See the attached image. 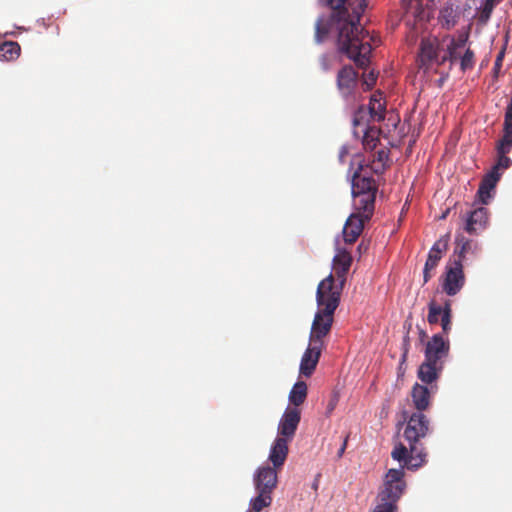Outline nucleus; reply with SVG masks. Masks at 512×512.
Segmentation results:
<instances>
[{
    "instance_id": "f257e3e1",
    "label": "nucleus",
    "mask_w": 512,
    "mask_h": 512,
    "mask_svg": "<svg viewBox=\"0 0 512 512\" xmlns=\"http://www.w3.org/2000/svg\"><path fill=\"white\" fill-rule=\"evenodd\" d=\"M429 429L430 421L426 415L421 412L412 413L403 432L409 447L398 442L391 452V457L403 463V467L408 470H417L423 466L426 463L427 453L419 442L427 436Z\"/></svg>"
},
{
    "instance_id": "f03ea898",
    "label": "nucleus",
    "mask_w": 512,
    "mask_h": 512,
    "mask_svg": "<svg viewBox=\"0 0 512 512\" xmlns=\"http://www.w3.org/2000/svg\"><path fill=\"white\" fill-rule=\"evenodd\" d=\"M343 287V284L336 282L333 274L323 279L316 291L317 310L334 314L340 304Z\"/></svg>"
},
{
    "instance_id": "7ed1b4c3",
    "label": "nucleus",
    "mask_w": 512,
    "mask_h": 512,
    "mask_svg": "<svg viewBox=\"0 0 512 512\" xmlns=\"http://www.w3.org/2000/svg\"><path fill=\"white\" fill-rule=\"evenodd\" d=\"M400 464L401 467L399 469H389L385 474L383 487L378 493L377 501H386L397 505L406 489V482L404 480L405 467H403V463Z\"/></svg>"
},
{
    "instance_id": "20e7f679",
    "label": "nucleus",
    "mask_w": 512,
    "mask_h": 512,
    "mask_svg": "<svg viewBox=\"0 0 512 512\" xmlns=\"http://www.w3.org/2000/svg\"><path fill=\"white\" fill-rule=\"evenodd\" d=\"M465 284V275L463 264L459 260H450L445 267V273L442 277V290L448 296H454L463 288Z\"/></svg>"
},
{
    "instance_id": "39448f33",
    "label": "nucleus",
    "mask_w": 512,
    "mask_h": 512,
    "mask_svg": "<svg viewBox=\"0 0 512 512\" xmlns=\"http://www.w3.org/2000/svg\"><path fill=\"white\" fill-rule=\"evenodd\" d=\"M359 83V74L351 65H344L336 75V87L342 98H355Z\"/></svg>"
},
{
    "instance_id": "423d86ee",
    "label": "nucleus",
    "mask_w": 512,
    "mask_h": 512,
    "mask_svg": "<svg viewBox=\"0 0 512 512\" xmlns=\"http://www.w3.org/2000/svg\"><path fill=\"white\" fill-rule=\"evenodd\" d=\"M334 322V314L317 310L315 313L309 341L324 347L323 339L330 333Z\"/></svg>"
},
{
    "instance_id": "0eeeda50",
    "label": "nucleus",
    "mask_w": 512,
    "mask_h": 512,
    "mask_svg": "<svg viewBox=\"0 0 512 512\" xmlns=\"http://www.w3.org/2000/svg\"><path fill=\"white\" fill-rule=\"evenodd\" d=\"M301 420V411L295 407H288L284 411L279 424L277 437L292 441Z\"/></svg>"
},
{
    "instance_id": "6e6552de",
    "label": "nucleus",
    "mask_w": 512,
    "mask_h": 512,
    "mask_svg": "<svg viewBox=\"0 0 512 512\" xmlns=\"http://www.w3.org/2000/svg\"><path fill=\"white\" fill-rule=\"evenodd\" d=\"M449 341H445L440 334H435L431 340L427 342L425 349V359L437 364L442 363L449 354Z\"/></svg>"
},
{
    "instance_id": "1a4fd4ad",
    "label": "nucleus",
    "mask_w": 512,
    "mask_h": 512,
    "mask_svg": "<svg viewBox=\"0 0 512 512\" xmlns=\"http://www.w3.org/2000/svg\"><path fill=\"white\" fill-rule=\"evenodd\" d=\"M277 470L270 466L259 467L254 476L256 491H266L272 494L278 483Z\"/></svg>"
},
{
    "instance_id": "9d476101",
    "label": "nucleus",
    "mask_w": 512,
    "mask_h": 512,
    "mask_svg": "<svg viewBox=\"0 0 512 512\" xmlns=\"http://www.w3.org/2000/svg\"><path fill=\"white\" fill-rule=\"evenodd\" d=\"M323 346L318 344L309 343L305 350L300 363V374L305 377H310L316 369L319 362Z\"/></svg>"
},
{
    "instance_id": "9b49d317",
    "label": "nucleus",
    "mask_w": 512,
    "mask_h": 512,
    "mask_svg": "<svg viewBox=\"0 0 512 512\" xmlns=\"http://www.w3.org/2000/svg\"><path fill=\"white\" fill-rule=\"evenodd\" d=\"M363 165L359 164L358 169L354 172L352 176V195L353 197H357V195L365 194V193H377V186L375 180L372 176H367L362 174Z\"/></svg>"
},
{
    "instance_id": "f8f14e48",
    "label": "nucleus",
    "mask_w": 512,
    "mask_h": 512,
    "mask_svg": "<svg viewBox=\"0 0 512 512\" xmlns=\"http://www.w3.org/2000/svg\"><path fill=\"white\" fill-rule=\"evenodd\" d=\"M368 220L361 216V213H352L343 227L344 241L348 244L354 243L362 233L364 224Z\"/></svg>"
},
{
    "instance_id": "ddd939ff",
    "label": "nucleus",
    "mask_w": 512,
    "mask_h": 512,
    "mask_svg": "<svg viewBox=\"0 0 512 512\" xmlns=\"http://www.w3.org/2000/svg\"><path fill=\"white\" fill-rule=\"evenodd\" d=\"M291 441L290 440H287V439H284V438H280V437H276L271 448H270V452H269V461L272 463L273 467L274 468H277V469H280L286 459H287V456H288V452H289V443Z\"/></svg>"
},
{
    "instance_id": "4468645a",
    "label": "nucleus",
    "mask_w": 512,
    "mask_h": 512,
    "mask_svg": "<svg viewBox=\"0 0 512 512\" xmlns=\"http://www.w3.org/2000/svg\"><path fill=\"white\" fill-rule=\"evenodd\" d=\"M352 264V256L346 250H339L333 258V270L335 280L341 284H345L346 275Z\"/></svg>"
},
{
    "instance_id": "2eb2a0df",
    "label": "nucleus",
    "mask_w": 512,
    "mask_h": 512,
    "mask_svg": "<svg viewBox=\"0 0 512 512\" xmlns=\"http://www.w3.org/2000/svg\"><path fill=\"white\" fill-rule=\"evenodd\" d=\"M487 223L488 210L484 207H479L469 213L465 230L470 234H477L486 228Z\"/></svg>"
},
{
    "instance_id": "dca6fc26",
    "label": "nucleus",
    "mask_w": 512,
    "mask_h": 512,
    "mask_svg": "<svg viewBox=\"0 0 512 512\" xmlns=\"http://www.w3.org/2000/svg\"><path fill=\"white\" fill-rule=\"evenodd\" d=\"M450 235L446 234L440 237L431 247L427 260L425 262L427 269H435L438 266L439 261L441 260L443 254L448 249Z\"/></svg>"
},
{
    "instance_id": "f3484780",
    "label": "nucleus",
    "mask_w": 512,
    "mask_h": 512,
    "mask_svg": "<svg viewBox=\"0 0 512 512\" xmlns=\"http://www.w3.org/2000/svg\"><path fill=\"white\" fill-rule=\"evenodd\" d=\"M479 252L478 244L463 236L456 238V247L451 260H459L461 264L466 260L468 254L476 256Z\"/></svg>"
},
{
    "instance_id": "a211bd4d",
    "label": "nucleus",
    "mask_w": 512,
    "mask_h": 512,
    "mask_svg": "<svg viewBox=\"0 0 512 512\" xmlns=\"http://www.w3.org/2000/svg\"><path fill=\"white\" fill-rule=\"evenodd\" d=\"M437 47L431 40L423 39L420 44L418 62L420 68L428 69L432 63L437 61Z\"/></svg>"
},
{
    "instance_id": "6ab92c4d",
    "label": "nucleus",
    "mask_w": 512,
    "mask_h": 512,
    "mask_svg": "<svg viewBox=\"0 0 512 512\" xmlns=\"http://www.w3.org/2000/svg\"><path fill=\"white\" fill-rule=\"evenodd\" d=\"M376 193H365L354 197L355 213H361V216L370 219L375 204Z\"/></svg>"
},
{
    "instance_id": "aec40b11",
    "label": "nucleus",
    "mask_w": 512,
    "mask_h": 512,
    "mask_svg": "<svg viewBox=\"0 0 512 512\" xmlns=\"http://www.w3.org/2000/svg\"><path fill=\"white\" fill-rule=\"evenodd\" d=\"M499 179L500 174L496 171H491L482 179L477 194L483 204L488 203L491 198V191L495 188Z\"/></svg>"
},
{
    "instance_id": "412c9836",
    "label": "nucleus",
    "mask_w": 512,
    "mask_h": 512,
    "mask_svg": "<svg viewBox=\"0 0 512 512\" xmlns=\"http://www.w3.org/2000/svg\"><path fill=\"white\" fill-rule=\"evenodd\" d=\"M386 111V102L381 91H376L371 95L369 101L370 117L377 122L384 120Z\"/></svg>"
},
{
    "instance_id": "4be33fe9",
    "label": "nucleus",
    "mask_w": 512,
    "mask_h": 512,
    "mask_svg": "<svg viewBox=\"0 0 512 512\" xmlns=\"http://www.w3.org/2000/svg\"><path fill=\"white\" fill-rule=\"evenodd\" d=\"M411 397L417 412H423L430 405V391L426 386L416 383L411 391Z\"/></svg>"
},
{
    "instance_id": "5701e85b",
    "label": "nucleus",
    "mask_w": 512,
    "mask_h": 512,
    "mask_svg": "<svg viewBox=\"0 0 512 512\" xmlns=\"http://www.w3.org/2000/svg\"><path fill=\"white\" fill-rule=\"evenodd\" d=\"M442 368V363L437 364L425 359V361L419 367L418 377L422 382L430 384L438 378V373L442 370Z\"/></svg>"
},
{
    "instance_id": "b1692460",
    "label": "nucleus",
    "mask_w": 512,
    "mask_h": 512,
    "mask_svg": "<svg viewBox=\"0 0 512 512\" xmlns=\"http://www.w3.org/2000/svg\"><path fill=\"white\" fill-rule=\"evenodd\" d=\"M308 393V387L307 384L304 381H297L290 393H289V401L290 403L297 408L298 406L302 405L306 398Z\"/></svg>"
},
{
    "instance_id": "393cba45",
    "label": "nucleus",
    "mask_w": 512,
    "mask_h": 512,
    "mask_svg": "<svg viewBox=\"0 0 512 512\" xmlns=\"http://www.w3.org/2000/svg\"><path fill=\"white\" fill-rule=\"evenodd\" d=\"M388 161L389 151L387 149H380L373 154L369 167L373 173L382 174L388 166Z\"/></svg>"
},
{
    "instance_id": "a878e982",
    "label": "nucleus",
    "mask_w": 512,
    "mask_h": 512,
    "mask_svg": "<svg viewBox=\"0 0 512 512\" xmlns=\"http://www.w3.org/2000/svg\"><path fill=\"white\" fill-rule=\"evenodd\" d=\"M21 53V47L17 42L7 41L0 45V59L4 61L16 60Z\"/></svg>"
},
{
    "instance_id": "bb28decb",
    "label": "nucleus",
    "mask_w": 512,
    "mask_h": 512,
    "mask_svg": "<svg viewBox=\"0 0 512 512\" xmlns=\"http://www.w3.org/2000/svg\"><path fill=\"white\" fill-rule=\"evenodd\" d=\"M258 495L251 499L250 506L254 512H261L272 503V494L266 491H257Z\"/></svg>"
},
{
    "instance_id": "cd10ccee",
    "label": "nucleus",
    "mask_w": 512,
    "mask_h": 512,
    "mask_svg": "<svg viewBox=\"0 0 512 512\" xmlns=\"http://www.w3.org/2000/svg\"><path fill=\"white\" fill-rule=\"evenodd\" d=\"M363 132H364V135H363L362 143H363L365 150L373 151L379 142V138H378L379 130L376 127H366L363 129Z\"/></svg>"
},
{
    "instance_id": "c85d7f7f",
    "label": "nucleus",
    "mask_w": 512,
    "mask_h": 512,
    "mask_svg": "<svg viewBox=\"0 0 512 512\" xmlns=\"http://www.w3.org/2000/svg\"><path fill=\"white\" fill-rule=\"evenodd\" d=\"M442 24L450 29L457 23V13L452 6L444 7L440 12Z\"/></svg>"
},
{
    "instance_id": "c756f323",
    "label": "nucleus",
    "mask_w": 512,
    "mask_h": 512,
    "mask_svg": "<svg viewBox=\"0 0 512 512\" xmlns=\"http://www.w3.org/2000/svg\"><path fill=\"white\" fill-rule=\"evenodd\" d=\"M330 31V24L324 19L319 18L315 24V40L317 43H322L328 36Z\"/></svg>"
},
{
    "instance_id": "7c9ffc66",
    "label": "nucleus",
    "mask_w": 512,
    "mask_h": 512,
    "mask_svg": "<svg viewBox=\"0 0 512 512\" xmlns=\"http://www.w3.org/2000/svg\"><path fill=\"white\" fill-rule=\"evenodd\" d=\"M441 326L444 334H448L450 332L452 326V310L450 301H447L443 307Z\"/></svg>"
},
{
    "instance_id": "2f4dec72",
    "label": "nucleus",
    "mask_w": 512,
    "mask_h": 512,
    "mask_svg": "<svg viewBox=\"0 0 512 512\" xmlns=\"http://www.w3.org/2000/svg\"><path fill=\"white\" fill-rule=\"evenodd\" d=\"M429 312L427 316V320L429 324H437L439 322V318L442 317L443 307L435 303V301H431L428 305Z\"/></svg>"
},
{
    "instance_id": "473e14b6",
    "label": "nucleus",
    "mask_w": 512,
    "mask_h": 512,
    "mask_svg": "<svg viewBox=\"0 0 512 512\" xmlns=\"http://www.w3.org/2000/svg\"><path fill=\"white\" fill-rule=\"evenodd\" d=\"M378 78V73L374 70L369 71L368 73H363L361 78V84L363 86L364 91H369L376 84Z\"/></svg>"
},
{
    "instance_id": "72a5a7b5",
    "label": "nucleus",
    "mask_w": 512,
    "mask_h": 512,
    "mask_svg": "<svg viewBox=\"0 0 512 512\" xmlns=\"http://www.w3.org/2000/svg\"><path fill=\"white\" fill-rule=\"evenodd\" d=\"M475 55L474 52L468 48L464 55L460 58V68L463 72L466 70L472 69L475 64Z\"/></svg>"
},
{
    "instance_id": "f704fd0d",
    "label": "nucleus",
    "mask_w": 512,
    "mask_h": 512,
    "mask_svg": "<svg viewBox=\"0 0 512 512\" xmlns=\"http://www.w3.org/2000/svg\"><path fill=\"white\" fill-rule=\"evenodd\" d=\"M512 149V135L503 134L497 144V154L509 153Z\"/></svg>"
},
{
    "instance_id": "c9c22d12",
    "label": "nucleus",
    "mask_w": 512,
    "mask_h": 512,
    "mask_svg": "<svg viewBox=\"0 0 512 512\" xmlns=\"http://www.w3.org/2000/svg\"><path fill=\"white\" fill-rule=\"evenodd\" d=\"M334 63V56L329 54H322L319 57V66L323 72H328L332 69Z\"/></svg>"
},
{
    "instance_id": "e433bc0d",
    "label": "nucleus",
    "mask_w": 512,
    "mask_h": 512,
    "mask_svg": "<svg viewBox=\"0 0 512 512\" xmlns=\"http://www.w3.org/2000/svg\"><path fill=\"white\" fill-rule=\"evenodd\" d=\"M397 505L386 501H377L375 508L371 512H396Z\"/></svg>"
},
{
    "instance_id": "4c0bfd02",
    "label": "nucleus",
    "mask_w": 512,
    "mask_h": 512,
    "mask_svg": "<svg viewBox=\"0 0 512 512\" xmlns=\"http://www.w3.org/2000/svg\"><path fill=\"white\" fill-rule=\"evenodd\" d=\"M508 153L497 154L498 160L492 171L498 172L499 169H507L511 165V159L507 156Z\"/></svg>"
},
{
    "instance_id": "58836bf2",
    "label": "nucleus",
    "mask_w": 512,
    "mask_h": 512,
    "mask_svg": "<svg viewBox=\"0 0 512 512\" xmlns=\"http://www.w3.org/2000/svg\"><path fill=\"white\" fill-rule=\"evenodd\" d=\"M468 37H469L468 33H464V34L459 35L457 39L452 38L449 43V46L458 50L466 45V43L468 41Z\"/></svg>"
},
{
    "instance_id": "ea45409f",
    "label": "nucleus",
    "mask_w": 512,
    "mask_h": 512,
    "mask_svg": "<svg viewBox=\"0 0 512 512\" xmlns=\"http://www.w3.org/2000/svg\"><path fill=\"white\" fill-rule=\"evenodd\" d=\"M504 56H505V48H503L497 55L496 57V60L494 62V67H493V73H494V76L497 77L498 76V73L502 67V63H503V59H504Z\"/></svg>"
},
{
    "instance_id": "a19ab883",
    "label": "nucleus",
    "mask_w": 512,
    "mask_h": 512,
    "mask_svg": "<svg viewBox=\"0 0 512 512\" xmlns=\"http://www.w3.org/2000/svg\"><path fill=\"white\" fill-rule=\"evenodd\" d=\"M503 131L512 135V110L506 109Z\"/></svg>"
},
{
    "instance_id": "79ce46f5",
    "label": "nucleus",
    "mask_w": 512,
    "mask_h": 512,
    "mask_svg": "<svg viewBox=\"0 0 512 512\" xmlns=\"http://www.w3.org/2000/svg\"><path fill=\"white\" fill-rule=\"evenodd\" d=\"M450 60V62H455L458 59V52L453 47L449 46L447 47V56H444L442 61L439 62V64H442L446 60Z\"/></svg>"
},
{
    "instance_id": "37998d69",
    "label": "nucleus",
    "mask_w": 512,
    "mask_h": 512,
    "mask_svg": "<svg viewBox=\"0 0 512 512\" xmlns=\"http://www.w3.org/2000/svg\"><path fill=\"white\" fill-rule=\"evenodd\" d=\"M410 327H411V324H409L408 331L403 338V354H402L403 361H405L408 351H409V346H410L409 329H410Z\"/></svg>"
},
{
    "instance_id": "c03bdc74",
    "label": "nucleus",
    "mask_w": 512,
    "mask_h": 512,
    "mask_svg": "<svg viewBox=\"0 0 512 512\" xmlns=\"http://www.w3.org/2000/svg\"><path fill=\"white\" fill-rule=\"evenodd\" d=\"M494 2L495 0H486L482 12V16L485 15L486 18L490 16V13L492 12L494 8Z\"/></svg>"
},
{
    "instance_id": "a18cd8bd",
    "label": "nucleus",
    "mask_w": 512,
    "mask_h": 512,
    "mask_svg": "<svg viewBox=\"0 0 512 512\" xmlns=\"http://www.w3.org/2000/svg\"><path fill=\"white\" fill-rule=\"evenodd\" d=\"M434 269H427L426 268V265H424V269H423V281H424V284L427 283L433 276L432 274V271Z\"/></svg>"
},
{
    "instance_id": "49530a36",
    "label": "nucleus",
    "mask_w": 512,
    "mask_h": 512,
    "mask_svg": "<svg viewBox=\"0 0 512 512\" xmlns=\"http://www.w3.org/2000/svg\"><path fill=\"white\" fill-rule=\"evenodd\" d=\"M348 439H349V434H347L344 439H343V443H342V446L340 447L337 455L339 458H341L345 452V449H346V446H347V442H348Z\"/></svg>"
},
{
    "instance_id": "de8ad7c7",
    "label": "nucleus",
    "mask_w": 512,
    "mask_h": 512,
    "mask_svg": "<svg viewBox=\"0 0 512 512\" xmlns=\"http://www.w3.org/2000/svg\"><path fill=\"white\" fill-rule=\"evenodd\" d=\"M348 151L346 148H342L339 154L340 161L343 162L344 158L347 156Z\"/></svg>"
},
{
    "instance_id": "09e8293b",
    "label": "nucleus",
    "mask_w": 512,
    "mask_h": 512,
    "mask_svg": "<svg viewBox=\"0 0 512 512\" xmlns=\"http://www.w3.org/2000/svg\"><path fill=\"white\" fill-rule=\"evenodd\" d=\"M427 337V334L424 330L419 329V339L421 342H423Z\"/></svg>"
},
{
    "instance_id": "8fccbe9b",
    "label": "nucleus",
    "mask_w": 512,
    "mask_h": 512,
    "mask_svg": "<svg viewBox=\"0 0 512 512\" xmlns=\"http://www.w3.org/2000/svg\"><path fill=\"white\" fill-rule=\"evenodd\" d=\"M360 112H361V111H359L357 114H359ZM354 125H355V126H359V125H360L358 115H356V116H355V118H354Z\"/></svg>"
},
{
    "instance_id": "3c124183",
    "label": "nucleus",
    "mask_w": 512,
    "mask_h": 512,
    "mask_svg": "<svg viewBox=\"0 0 512 512\" xmlns=\"http://www.w3.org/2000/svg\"><path fill=\"white\" fill-rule=\"evenodd\" d=\"M333 408H334V404H333V403H330V404H329V411H332V410H333Z\"/></svg>"
}]
</instances>
